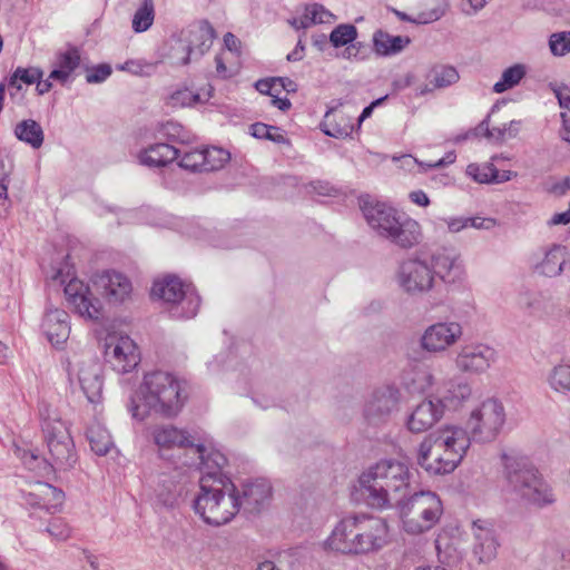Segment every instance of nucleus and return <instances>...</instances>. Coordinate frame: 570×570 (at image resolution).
I'll use <instances>...</instances> for the list:
<instances>
[{
	"label": "nucleus",
	"mask_w": 570,
	"mask_h": 570,
	"mask_svg": "<svg viewBox=\"0 0 570 570\" xmlns=\"http://www.w3.org/2000/svg\"><path fill=\"white\" fill-rule=\"evenodd\" d=\"M397 286L410 296L430 293L434 286V274L428 261L420 257L403 261L396 271Z\"/></svg>",
	"instance_id": "f8f14e48"
},
{
	"label": "nucleus",
	"mask_w": 570,
	"mask_h": 570,
	"mask_svg": "<svg viewBox=\"0 0 570 570\" xmlns=\"http://www.w3.org/2000/svg\"><path fill=\"white\" fill-rule=\"evenodd\" d=\"M432 396L442 406L445 414V411H455L468 402L472 396V387L462 380H450L442 385H438Z\"/></svg>",
	"instance_id": "5701e85b"
},
{
	"label": "nucleus",
	"mask_w": 570,
	"mask_h": 570,
	"mask_svg": "<svg viewBox=\"0 0 570 570\" xmlns=\"http://www.w3.org/2000/svg\"><path fill=\"white\" fill-rule=\"evenodd\" d=\"M92 283L96 291L112 303L124 302L132 289L130 281L124 274L115 271L97 274Z\"/></svg>",
	"instance_id": "4be33fe9"
},
{
	"label": "nucleus",
	"mask_w": 570,
	"mask_h": 570,
	"mask_svg": "<svg viewBox=\"0 0 570 570\" xmlns=\"http://www.w3.org/2000/svg\"><path fill=\"white\" fill-rule=\"evenodd\" d=\"M354 521L352 517L344 518L340 521L332 533L325 541V547L330 550L347 553V554H357V549H355V540H354Z\"/></svg>",
	"instance_id": "cd10ccee"
},
{
	"label": "nucleus",
	"mask_w": 570,
	"mask_h": 570,
	"mask_svg": "<svg viewBox=\"0 0 570 570\" xmlns=\"http://www.w3.org/2000/svg\"><path fill=\"white\" fill-rule=\"evenodd\" d=\"M409 466L397 460H381L358 478V491L365 503L379 510L393 508L410 484Z\"/></svg>",
	"instance_id": "7ed1b4c3"
},
{
	"label": "nucleus",
	"mask_w": 570,
	"mask_h": 570,
	"mask_svg": "<svg viewBox=\"0 0 570 570\" xmlns=\"http://www.w3.org/2000/svg\"><path fill=\"white\" fill-rule=\"evenodd\" d=\"M204 154V171H214L224 167L228 163L230 155L223 148L212 147L203 149Z\"/></svg>",
	"instance_id": "79ce46f5"
},
{
	"label": "nucleus",
	"mask_w": 570,
	"mask_h": 570,
	"mask_svg": "<svg viewBox=\"0 0 570 570\" xmlns=\"http://www.w3.org/2000/svg\"><path fill=\"white\" fill-rule=\"evenodd\" d=\"M354 540L357 554L381 550L389 541V527L384 519L367 514L353 515Z\"/></svg>",
	"instance_id": "ddd939ff"
},
{
	"label": "nucleus",
	"mask_w": 570,
	"mask_h": 570,
	"mask_svg": "<svg viewBox=\"0 0 570 570\" xmlns=\"http://www.w3.org/2000/svg\"><path fill=\"white\" fill-rule=\"evenodd\" d=\"M430 267L434 274V281L440 278L444 284L461 283L465 276V269L460 254L454 248H439L431 254Z\"/></svg>",
	"instance_id": "a211bd4d"
},
{
	"label": "nucleus",
	"mask_w": 570,
	"mask_h": 570,
	"mask_svg": "<svg viewBox=\"0 0 570 570\" xmlns=\"http://www.w3.org/2000/svg\"><path fill=\"white\" fill-rule=\"evenodd\" d=\"M308 12L315 18V23H332L335 16L328 11L324 6L313 3L308 6Z\"/></svg>",
	"instance_id": "5fc2aeb1"
},
{
	"label": "nucleus",
	"mask_w": 570,
	"mask_h": 570,
	"mask_svg": "<svg viewBox=\"0 0 570 570\" xmlns=\"http://www.w3.org/2000/svg\"><path fill=\"white\" fill-rule=\"evenodd\" d=\"M466 174L480 184H494L497 168L492 163L470 164Z\"/></svg>",
	"instance_id": "a18cd8bd"
},
{
	"label": "nucleus",
	"mask_w": 570,
	"mask_h": 570,
	"mask_svg": "<svg viewBox=\"0 0 570 570\" xmlns=\"http://www.w3.org/2000/svg\"><path fill=\"white\" fill-rule=\"evenodd\" d=\"M401 392L394 384H383L373 389L365 397L362 414L367 425L385 424L397 411Z\"/></svg>",
	"instance_id": "9b49d317"
},
{
	"label": "nucleus",
	"mask_w": 570,
	"mask_h": 570,
	"mask_svg": "<svg viewBox=\"0 0 570 570\" xmlns=\"http://www.w3.org/2000/svg\"><path fill=\"white\" fill-rule=\"evenodd\" d=\"M400 511L403 529L410 534L431 530L440 520L443 507L439 495L432 491H420L394 505Z\"/></svg>",
	"instance_id": "6e6552de"
},
{
	"label": "nucleus",
	"mask_w": 570,
	"mask_h": 570,
	"mask_svg": "<svg viewBox=\"0 0 570 570\" xmlns=\"http://www.w3.org/2000/svg\"><path fill=\"white\" fill-rule=\"evenodd\" d=\"M87 438L91 450L98 455L107 454L112 445V440L109 432L98 424L88 429Z\"/></svg>",
	"instance_id": "4c0bfd02"
},
{
	"label": "nucleus",
	"mask_w": 570,
	"mask_h": 570,
	"mask_svg": "<svg viewBox=\"0 0 570 570\" xmlns=\"http://www.w3.org/2000/svg\"><path fill=\"white\" fill-rule=\"evenodd\" d=\"M411 42L407 36H392L383 30L373 35V49L377 56L390 57L402 52Z\"/></svg>",
	"instance_id": "7c9ffc66"
},
{
	"label": "nucleus",
	"mask_w": 570,
	"mask_h": 570,
	"mask_svg": "<svg viewBox=\"0 0 570 570\" xmlns=\"http://www.w3.org/2000/svg\"><path fill=\"white\" fill-rule=\"evenodd\" d=\"M80 52L76 47L58 52L53 62V69L49 73V79L65 85L72 72L80 66Z\"/></svg>",
	"instance_id": "c85d7f7f"
},
{
	"label": "nucleus",
	"mask_w": 570,
	"mask_h": 570,
	"mask_svg": "<svg viewBox=\"0 0 570 570\" xmlns=\"http://www.w3.org/2000/svg\"><path fill=\"white\" fill-rule=\"evenodd\" d=\"M168 57L171 63L176 66H186L194 59L189 50L178 49V39L175 40V43L171 46Z\"/></svg>",
	"instance_id": "4d7b16f0"
},
{
	"label": "nucleus",
	"mask_w": 570,
	"mask_h": 570,
	"mask_svg": "<svg viewBox=\"0 0 570 570\" xmlns=\"http://www.w3.org/2000/svg\"><path fill=\"white\" fill-rule=\"evenodd\" d=\"M549 386L562 394H568L570 389V365H556L548 374Z\"/></svg>",
	"instance_id": "a19ab883"
},
{
	"label": "nucleus",
	"mask_w": 570,
	"mask_h": 570,
	"mask_svg": "<svg viewBox=\"0 0 570 570\" xmlns=\"http://www.w3.org/2000/svg\"><path fill=\"white\" fill-rule=\"evenodd\" d=\"M204 154L202 150H191L184 154L178 165L190 171H204Z\"/></svg>",
	"instance_id": "8fccbe9b"
},
{
	"label": "nucleus",
	"mask_w": 570,
	"mask_h": 570,
	"mask_svg": "<svg viewBox=\"0 0 570 570\" xmlns=\"http://www.w3.org/2000/svg\"><path fill=\"white\" fill-rule=\"evenodd\" d=\"M146 67H149L148 65H145L140 61H136V60H128L126 62H124L122 65H119L117 68L119 70H124V71H128L132 75H136V76H141L145 73V68Z\"/></svg>",
	"instance_id": "680f3d73"
},
{
	"label": "nucleus",
	"mask_w": 570,
	"mask_h": 570,
	"mask_svg": "<svg viewBox=\"0 0 570 570\" xmlns=\"http://www.w3.org/2000/svg\"><path fill=\"white\" fill-rule=\"evenodd\" d=\"M503 461L508 492L539 508L550 505L556 501L550 485L527 459L504 455Z\"/></svg>",
	"instance_id": "423d86ee"
},
{
	"label": "nucleus",
	"mask_w": 570,
	"mask_h": 570,
	"mask_svg": "<svg viewBox=\"0 0 570 570\" xmlns=\"http://www.w3.org/2000/svg\"><path fill=\"white\" fill-rule=\"evenodd\" d=\"M498 360L494 347L484 343H470L461 346L454 358L455 367L468 374H483Z\"/></svg>",
	"instance_id": "dca6fc26"
},
{
	"label": "nucleus",
	"mask_w": 570,
	"mask_h": 570,
	"mask_svg": "<svg viewBox=\"0 0 570 570\" xmlns=\"http://www.w3.org/2000/svg\"><path fill=\"white\" fill-rule=\"evenodd\" d=\"M484 129L485 137L489 139H494L497 141H504L507 139H511L517 137L521 129L520 120H511L509 124H504L500 127H489V117H487L479 126Z\"/></svg>",
	"instance_id": "c9c22d12"
},
{
	"label": "nucleus",
	"mask_w": 570,
	"mask_h": 570,
	"mask_svg": "<svg viewBox=\"0 0 570 570\" xmlns=\"http://www.w3.org/2000/svg\"><path fill=\"white\" fill-rule=\"evenodd\" d=\"M111 75V67L107 63L98 65L87 71L86 81L88 83H100Z\"/></svg>",
	"instance_id": "864d4df0"
},
{
	"label": "nucleus",
	"mask_w": 570,
	"mask_h": 570,
	"mask_svg": "<svg viewBox=\"0 0 570 570\" xmlns=\"http://www.w3.org/2000/svg\"><path fill=\"white\" fill-rule=\"evenodd\" d=\"M361 209L370 228L382 239L401 249H411L423 239L417 220L381 202L363 200Z\"/></svg>",
	"instance_id": "20e7f679"
},
{
	"label": "nucleus",
	"mask_w": 570,
	"mask_h": 570,
	"mask_svg": "<svg viewBox=\"0 0 570 570\" xmlns=\"http://www.w3.org/2000/svg\"><path fill=\"white\" fill-rule=\"evenodd\" d=\"M505 421L503 403L488 397L470 412L466 429L450 424L428 434L419 445L417 464L430 475L449 474L462 462L471 441L493 442Z\"/></svg>",
	"instance_id": "f257e3e1"
},
{
	"label": "nucleus",
	"mask_w": 570,
	"mask_h": 570,
	"mask_svg": "<svg viewBox=\"0 0 570 570\" xmlns=\"http://www.w3.org/2000/svg\"><path fill=\"white\" fill-rule=\"evenodd\" d=\"M100 372V366L94 358L80 362L76 366L69 364L68 367L69 376H77L80 387L90 403L98 402L101 396L102 380Z\"/></svg>",
	"instance_id": "412c9836"
},
{
	"label": "nucleus",
	"mask_w": 570,
	"mask_h": 570,
	"mask_svg": "<svg viewBox=\"0 0 570 570\" xmlns=\"http://www.w3.org/2000/svg\"><path fill=\"white\" fill-rule=\"evenodd\" d=\"M328 117L330 114H326V120L323 124V131L326 136L334 137V138H346L350 137L353 132V125L348 121H344V124L341 125H328Z\"/></svg>",
	"instance_id": "3c124183"
},
{
	"label": "nucleus",
	"mask_w": 570,
	"mask_h": 570,
	"mask_svg": "<svg viewBox=\"0 0 570 570\" xmlns=\"http://www.w3.org/2000/svg\"><path fill=\"white\" fill-rule=\"evenodd\" d=\"M275 83V94H281L283 90L291 94L295 92L297 90V85L287 77H275L274 78Z\"/></svg>",
	"instance_id": "bf43d9fd"
},
{
	"label": "nucleus",
	"mask_w": 570,
	"mask_h": 570,
	"mask_svg": "<svg viewBox=\"0 0 570 570\" xmlns=\"http://www.w3.org/2000/svg\"><path fill=\"white\" fill-rule=\"evenodd\" d=\"M547 190L554 196L566 195L570 190V177L551 183Z\"/></svg>",
	"instance_id": "052dcab7"
},
{
	"label": "nucleus",
	"mask_w": 570,
	"mask_h": 570,
	"mask_svg": "<svg viewBox=\"0 0 570 570\" xmlns=\"http://www.w3.org/2000/svg\"><path fill=\"white\" fill-rule=\"evenodd\" d=\"M66 255L63 262L51 266L47 277L51 285L63 286L68 303L81 317L97 321L102 316V304L96 298L88 285L73 276V267Z\"/></svg>",
	"instance_id": "0eeeda50"
},
{
	"label": "nucleus",
	"mask_w": 570,
	"mask_h": 570,
	"mask_svg": "<svg viewBox=\"0 0 570 570\" xmlns=\"http://www.w3.org/2000/svg\"><path fill=\"white\" fill-rule=\"evenodd\" d=\"M250 134L258 139H266L277 144H285L287 139L276 126L256 122L250 126Z\"/></svg>",
	"instance_id": "49530a36"
},
{
	"label": "nucleus",
	"mask_w": 570,
	"mask_h": 570,
	"mask_svg": "<svg viewBox=\"0 0 570 570\" xmlns=\"http://www.w3.org/2000/svg\"><path fill=\"white\" fill-rule=\"evenodd\" d=\"M215 31L209 22L200 21L188 26L178 39V49L189 50L194 59L202 57L213 45Z\"/></svg>",
	"instance_id": "6ab92c4d"
},
{
	"label": "nucleus",
	"mask_w": 570,
	"mask_h": 570,
	"mask_svg": "<svg viewBox=\"0 0 570 570\" xmlns=\"http://www.w3.org/2000/svg\"><path fill=\"white\" fill-rule=\"evenodd\" d=\"M466 220L468 227H473L475 229H490L495 225V220L492 218L466 217Z\"/></svg>",
	"instance_id": "69168bd1"
},
{
	"label": "nucleus",
	"mask_w": 570,
	"mask_h": 570,
	"mask_svg": "<svg viewBox=\"0 0 570 570\" xmlns=\"http://www.w3.org/2000/svg\"><path fill=\"white\" fill-rule=\"evenodd\" d=\"M237 491L239 510L243 509L247 513L261 512L268 504L272 495V487L266 480L246 482Z\"/></svg>",
	"instance_id": "b1692460"
},
{
	"label": "nucleus",
	"mask_w": 570,
	"mask_h": 570,
	"mask_svg": "<svg viewBox=\"0 0 570 570\" xmlns=\"http://www.w3.org/2000/svg\"><path fill=\"white\" fill-rule=\"evenodd\" d=\"M566 264V247L553 245L537 268L544 276L556 277L563 272Z\"/></svg>",
	"instance_id": "473e14b6"
},
{
	"label": "nucleus",
	"mask_w": 570,
	"mask_h": 570,
	"mask_svg": "<svg viewBox=\"0 0 570 570\" xmlns=\"http://www.w3.org/2000/svg\"><path fill=\"white\" fill-rule=\"evenodd\" d=\"M560 117L562 126L559 134L562 140L568 141L570 139V112L561 111Z\"/></svg>",
	"instance_id": "774afa93"
},
{
	"label": "nucleus",
	"mask_w": 570,
	"mask_h": 570,
	"mask_svg": "<svg viewBox=\"0 0 570 570\" xmlns=\"http://www.w3.org/2000/svg\"><path fill=\"white\" fill-rule=\"evenodd\" d=\"M191 453L196 454V460L191 464L199 466L203 475L213 473L216 478H224L222 470L227 464L226 456L218 450L206 445L199 436Z\"/></svg>",
	"instance_id": "a878e982"
},
{
	"label": "nucleus",
	"mask_w": 570,
	"mask_h": 570,
	"mask_svg": "<svg viewBox=\"0 0 570 570\" xmlns=\"http://www.w3.org/2000/svg\"><path fill=\"white\" fill-rule=\"evenodd\" d=\"M357 38V29L350 23L335 27L330 33L328 40L335 48L347 46Z\"/></svg>",
	"instance_id": "37998d69"
},
{
	"label": "nucleus",
	"mask_w": 570,
	"mask_h": 570,
	"mask_svg": "<svg viewBox=\"0 0 570 570\" xmlns=\"http://www.w3.org/2000/svg\"><path fill=\"white\" fill-rule=\"evenodd\" d=\"M194 510L207 524H226L239 512V492L233 482L224 478H216L213 473L202 475Z\"/></svg>",
	"instance_id": "39448f33"
},
{
	"label": "nucleus",
	"mask_w": 570,
	"mask_h": 570,
	"mask_svg": "<svg viewBox=\"0 0 570 570\" xmlns=\"http://www.w3.org/2000/svg\"><path fill=\"white\" fill-rule=\"evenodd\" d=\"M42 77L43 71L38 67H18L9 77L8 87L9 89H16L17 91H20L22 83L33 85L36 81L42 79Z\"/></svg>",
	"instance_id": "e433bc0d"
},
{
	"label": "nucleus",
	"mask_w": 570,
	"mask_h": 570,
	"mask_svg": "<svg viewBox=\"0 0 570 570\" xmlns=\"http://www.w3.org/2000/svg\"><path fill=\"white\" fill-rule=\"evenodd\" d=\"M472 546L471 552L479 563H490L498 556L500 547L499 537L492 522L475 520L471 525Z\"/></svg>",
	"instance_id": "f3484780"
},
{
	"label": "nucleus",
	"mask_w": 570,
	"mask_h": 570,
	"mask_svg": "<svg viewBox=\"0 0 570 570\" xmlns=\"http://www.w3.org/2000/svg\"><path fill=\"white\" fill-rule=\"evenodd\" d=\"M173 483H169V487L165 490L157 491V499L165 507H173L176 501V493L173 491Z\"/></svg>",
	"instance_id": "0e129e2a"
},
{
	"label": "nucleus",
	"mask_w": 570,
	"mask_h": 570,
	"mask_svg": "<svg viewBox=\"0 0 570 570\" xmlns=\"http://www.w3.org/2000/svg\"><path fill=\"white\" fill-rule=\"evenodd\" d=\"M443 416L442 406L431 394L414 407L406 421V426L413 433H422L430 430Z\"/></svg>",
	"instance_id": "393cba45"
},
{
	"label": "nucleus",
	"mask_w": 570,
	"mask_h": 570,
	"mask_svg": "<svg viewBox=\"0 0 570 570\" xmlns=\"http://www.w3.org/2000/svg\"><path fill=\"white\" fill-rule=\"evenodd\" d=\"M179 150L169 144H155L141 150L138 154V160L141 165L148 167H164L176 160Z\"/></svg>",
	"instance_id": "c756f323"
},
{
	"label": "nucleus",
	"mask_w": 570,
	"mask_h": 570,
	"mask_svg": "<svg viewBox=\"0 0 570 570\" xmlns=\"http://www.w3.org/2000/svg\"><path fill=\"white\" fill-rule=\"evenodd\" d=\"M105 358L118 373H129L140 362L137 344L127 335H109L105 343Z\"/></svg>",
	"instance_id": "2eb2a0df"
},
{
	"label": "nucleus",
	"mask_w": 570,
	"mask_h": 570,
	"mask_svg": "<svg viewBox=\"0 0 570 570\" xmlns=\"http://www.w3.org/2000/svg\"><path fill=\"white\" fill-rule=\"evenodd\" d=\"M154 297L171 305L170 314L176 318H191L196 316L200 298L189 285H184L176 276H167L154 283L151 288Z\"/></svg>",
	"instance_id": "9d476101"
},
{
	"label": "nucleus",
	"mask_w": 570,
	"mask_h": 570,
	"mask_svg": "<svg viewBox=\"0 0 570 570\" xmlns=\"http://www.w3.org/2000/svg\"><path fill=\"white\" fill-rule=\"evenodd\" d=\"M155 20L154 0H141L140 6L134 13L131 28L136 33L147 31Z\"/></svg>",
	"instance_id": "f704fd0d"
},
{
	"label": "nucleus",
	"mask_w": 570,
	"mask_h": 570,
	"mask_svg": "<svg viewBox=\"0 0 570 570\" xmlns=\"http://www.w3.org/2000/svg\"><path fill=\"white\" fill-rule=\"evenodd\" d=\"M434 375L430 370L421 368L413 373V376L409 383L413 392L425 393L434 385Z\"/></svg>",
	"instance_id": "09e8293b"
},
{
	"label": "nucleus",
	"mask_w": 570,
	"mask_h": 570,
	"mask_svg": "<svg viewBox=\"0 0 570 570\" xmlns=\"http://www.w3.org/2000/svg\"><path fill=\"white\" fill-rule=\"evenodd\" d=\"M50 493H52L51 484L41 481L30 483L28 488L21 490L24 502L40 509L43 507V500Z\"/></svg>",
	"instance_id": "58836bf2"
},
{
	"label": "nucleus",
	"mask_w": 570,
	"mask_h": 570,
	"mask_svg": "<svg viewBox=\"0 0 570 570\" xmlns=\"http://www.w3.org/2000/svg\"><path fill=\"white\" fill-rule=\"evenodd\" d=\"M525 76V68L523 65H514L507 68L498 82L493 86V91L502 94L515 87Z\"/></svg>",
	"instance_id": "ea45409f"
},
{
	"label": "nucleus",
	"mask_w": 570,
	"mask_h": 570,
	"mask_svg": "<svg viewBox=\"0 0 570 570\" xmlns=\"http://www.w3.org/2000/svg\"><path fill=\"white\" fill-rule=\"evenodd\" d=\"M14 136L20 141L39 149L45 140L42 127L33 119L19 121L14 127Z\"/></svg>",
	"instance_id": "72a5a7b5"
},
{
	"label": "nucleus",
	"mask_w": 570,
	"mask_h": 570,
	"mask_svg": "<svg viewBox=\"0 0 570 570\" xmlns=\"http://www.w3.org/2000/svg\"><path fill=\"white\" fill-rule=\"evenodd\" d=\"M42 419V432L47 443L49 456L48 463L55 470H69L77 462L75 443L63 421L57 415L51 416L46 409L40 410Z\"/></svg>",
	"instance_id": "1a4fd4ad"
},
{
	"label": "nucleus",
	"mask_w": 570,
	"mask_h": 570,
	"mask_svg": "<svg viewBox=\"0 0 570 570\" xmlns=\"http://www.w3.org/2000/svg\"><path fill=\"white\" fill-rule=\"evenodd\" d=\"M181 391L180 382L173 374L163 371L148 373L130 396L128 410L139 421L146 420L151 412L166 419L175 417L184 406Z\"/></svg>",
	"instance_id": "f03ea898"
},
{
	"label": "nucleus",
	"mask_w": 570,
	"mask_h": 570,
	"mask_svg": "<svg viewBox=\"0 0 570 570\" xmlns=\"http://www.w3.org/2000/svg\"><path fill=\"white\" fill-rule=\"evenodd\" d=\"M202 101L198 92H193L188 88H180L173 91L167 98L166 104L171 108L190 107Z\"/></svg>",
	"instance_id": "c03bdc74"
},
{
	"label": "nucleus",
	"mask_w": 570,
	"mask_h": 570,
	"mask_svg": "<svg viewBox=\"0 0 570 570\" xmlns=\"http://www.w3.org/2000/svg\"><path fill=\"white\" fill-rule=\"evenodd\" d=\"M549 49L554 57L570 53V31L553 32L549 37Z\"/></svg>",
	"instance_id": "de8ad7c7"
},
{
	"label": "nucleus",
	"mask_w": 570,
	"mask_h": 570,
	"mask_svg": "<svg viewBox=\"0 0 570 570\" xmlns=\"http://www.w3.org/2000/svg\"><path fill=\"white\" fill-rule=\"evenodd\" d=\"M52 493L48 494L46 497V500H43V507L46 511L53 513L56 512L63 503L65 494L61 490L55 488L51 485Z\"/></svg>",
	"instance_id": "6e6d98bb"
},
{
	"label": "nucleus",
	"mask_w": 570,
	"mask_h": 570,
	"mask_svg": "<svg viewBox=\"0 0 570 570\" xmlns=\"http://www.w3.org/2000/svg\"><path fill=\"white\" fill-rule=\"evenodd\" d=\"M463 334V325L458 321L436 322L423 331L420 347L430 354H442L456 345Z\"/></svg>",
	"instance_id": "4468645a"
},
{
	"label": "nucleus",
	"mask_w": 570,
	"mask_h": 570,
	"mask_svg": "<svg viewBox=\"0 0 570 570\" xmlns=\"http://www.w3.org/2000/svg\"><path fill=\"white\" fill-rule=\"evenodd\" d=\"M42 330L52 345H62L70 335L69 315L63 309L48 308L42 321Z\"/></svg>",
	"instance_id": "bb28decb"
},
{
	"label": "nucleus",
	"mask_w": 570,
	"mask_h": 570,
	"mask_svg": "<svg viewBox=\"0 0 570 570\" xmlns=\"http://www.w3.org/2000/svg\"><path fill=\"white\" fill-rule=\"evenodd\" d=\"M47 532L55 539L63 541L70 537L71 528L65 520L55 518L49 522Z\"/></svg>",
	"instance_id": "603ef678"
},
{
	"label": "nucleus",
	"mask_w": 570,
	"mask_h": 570,
	"mask_svg": "<svg viewBox=\"0 0 570 570\" xmlns=\"http://www.w3.org/2000/svg\"><path fill=\"white\" fill-rule=\"evenodd\" d=\"M9 181H0V217H6L9 210L10 202L8 198Z\"/></svg>",
	"instance_id": "338daca9"
},
{
	"label": "nucleus",
	"mask_w": 570,
	"mask_h": 570,
	"mask_svg": "<svg viewBox=\"0 0 570 570\" xmlns=\"http://www.w3.org/2000/svg\"><path fill=\"white\" fill-rule=\"evenodd\" d=\"M460 79L458 70L448 65H435L426 75L428 83L421 89V95H425L435 89H443L456 83Z\"/></svg>",
	"instance_id": "2f4dec72"
},
{
	"label": "nucleus",
	"mask_w": 570,
	"mask_h": 570,
	"mask_svg": "<svg viewBox=\"0 0 570 570\" xmlns=\"http://www.w3.org/2000/svg\"><path fill=\"white\" fill-rule=\"evenodd\" d=\"M150 434L159 450L179 448L191 453L196 442L199 441L197 434H191L189 431L179 429L173 424L155 425Z\"/></svg>",
	"instance_id": "aec40b11"
},
{
	"label": "nucleus",
	"mask_w": 570,
	"mask_h": 570,
	"mask_svg": "<svg viewBox=\"0 0 570 570\" xmlns=\"http://www.w3.org/2000/svg\"><path fill=\"white\" fill-rule=\"evenodd\" d=\"M559 106L563 111L570 112V88L567 86L554 89Z\"/></svg>",
	"instance_id": "e2e57ef3"
},
{
	"label": "nucleus",
	"mask_w": 570,
	"mask_h": 570,
	"mask_svg": "<svg viewBox=\"0 0 570 570\" xmlns=\"http://www.w3.org/2000/svg\"><path fill=\"white\" fill-rule=\"evenodd\" d=\"M518 304L522 309L532 311L538 307L539 301L534 293L524 291L519 294Z\"/></svg>",
	"instance_id": "13d9d810"
}]
</instances>
